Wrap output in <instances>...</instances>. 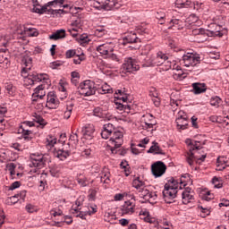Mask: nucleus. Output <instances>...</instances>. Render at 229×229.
<instances>
[{"label": "nucleus", "mask_w": 229, "mask_h": 229, "mask_svg": "<svg viewBox=\"0 0 229 229\" xmlns=\"http://www.w3.org/2000/svg\"><path fill=\"white\" fill-rule=\"evenodd\" d=\"M123 6V0H94L93 8L96 10H119Z\"/></svg>", "instance_id": "nucleus-5"}, {"label": "nucleus", "mask_w": 229, "mask_h": 229, "mask_svg": "<svg viewBox=\"0 0 229 229\" xmlns=\"http://www.w3.org/2000/svg\"><path fill=\"white\" fill-rule=\"evenodd\" d=\"M55 144H56V139L55 136H47L46 139V147L47 149H51V148L55 147Z\"/></svg>", "instance_id": "nucleus-36"}, {"label": "nucleus", "mask_w": 229, "mask_h": 229, "mask_svg": "<svg viewBox=\"0 0 229 229\" xmlns=\"http://www.w3.org/2000/svg\"><path fill=\"white\" fill-rule=\"evenodd\" d=\"M182 58H199V55L194 50H188L183 54Z\"/></svg>", "instance_id": "nucleus-42"}, {"label": "nucleus", "mask_w": 229, "mask_h": 229, "mask_svg": "<svg viewBox=\"0 0 229 229\" xmlns=\"http://www.w3.org/2000/svg\"><path fill=\"white\" fill-rule=\"evenodd\" d=\"M221 104V98L216 96L211 98L210 99V105L212 106H216V108L219 107V105Z\"/></svg>", "instance_id": "nucleus-48"}, {"label": "nucleus", "mask_w": 229, "mask_h": 229, "mask_svg": "<svg viewBox=\"0 0 229 229\" xmlns=\"http://www.w3.org/2000/svg\"><path fill=\"white\" fill-rule=\"evenodd\" d=\"M69 140H70V142L68 143V146L70 144H72V148H74V146H76V144H78V133L75 132V133L71 134Z\"/></svg>", "instance_id": "nucleus-50"}, {"label": "nucleus", "mask_w": 229, "mask_h": 229, "mask_svg": "<svg viewBox=\"0 0 229 229\" xmlns=\"http://www.w3.org/2000/svg\"><path fill=\"white\" fill-rule=\"evenodd\" d=\"M93 114L95 117H99L100 119L105 117V113H103V109L101 107H95L93 110Z\"/></svg>", "instance_id": "nucleus-49"}, {"label": "nucleus", "mask_w": 229, "mask_h": 229, "mask_svg": "<svg viewBox=\"0 0 229 229\" xmlns=\"http://www.w3.org/2000/svg\"><path fill=\"white\" fill-rule=\"evenodd\" d=\"M18 201H19V197H17V195L9 197L6 199L7 205H15V203H18Z\"/></svg>", "instance_id": "nucleus-55"}, {"label": "nucleus", "mask_w": 229, "mask_h": 229, "mask_svg": "<svg viewBox=\"0 0 229 229\" xmlns=\"http://www.w3.org/2000/svg\"><path fill=\"white\" fill-rule=\"evenodd\" d=\"M198 210H200V212H202V214H204V217L205 216H209L210 215V209L207 208H203V206H198Z\"/></svg>", "instance_id": "nucleus-59"}, {"label": "nucleus", "mask_w": 229, "mask_h": 229, "mask_svg": "<svg viewBox=\"0 0 229 229\" xmlns=\"http://www.w3.org/2000/svg\"><path fill=\"white\" fill-rule=\"evenodd\" d=\"M63 8H65L66 10H64V9L52 10V13H58L59 15H62V13H69L71 10V8H69V4L63 5Z\"/></svg>", "instance_id": "nucleus-45"}, {"label": "nucleus", "mask_w": 229, "mask_h": 229, "mask_svg": "<svg viewBox=\"0 0 229 229\" xmlns=\"http://www.w3.org/2000/svg\"><path fill=\"white\" fill-rule=\"evenodd\" d=\"M72 110H74V104L68 102L64 109V119H71V115H72Z\"/></svg>", "instance_id": "nucleus-27"}, {"label": "nucleus", "mask_w": 229, "mask_h": 229, "mask_svg": "<svg viewBox=\"0 0 229 229\" xmlns=\"http://www.w3.org/2000/svg\"><path fill=\"white\" fill-rule=\"evenodd\" d=\"M16 167H17V165L13 163H9V164L6 165V169H7V171H9L13 180L15 176V168Z\"/></svg>", "instance_id": "nucleus-41"}, {"label": "nucleus", "mask_w": 229, "mask_h": 229, "mask_svg": "<svg viewBox=\"0 0 229 229\" xmlns=\"http://www.w3.org/2000/svg\"><path fill=\"white\" fill-rule=\"evenodd\" d=\"M49 162V156L44 154H31L30 155V167H36L37 169H43L46 167V164Z\"/></svg>", "instance_id": "nucleus-6"}, {"label": "nucleus", "mask_w": 229, "mask_h": 229, "mask_svg": "<svg viewBox=\"0 0 229 229\" xmlns=\"http://www.w3.org/2000/svg\"><path fill=\"white\" fill-rule=\"evenodd\" d=\"M78 40L81 44H89L90 42V38L87 34H82L78 38Z\"/></svg>", "instance_id": "nucleus-52"}, {"label": "nucleus", "mask_w": 229, "mask_h": 229, "mask_svg": "<svg viewBox=\"0 0 229 229\" xmlns=\"http://www.w3.org/2000/svg\"><path fill=\"white\" fill-rule=\"evenodd\" d=\"M72 214L74 216V217H80L81 219H87V216H89V213L87 210L85 211H80V208H74L72 209Z\"/></svg>", "instance_id": "nucleus-33"}, {"label": "nucleus", "mask_w": 229, "mask_h": 229, "mask_svg": "<svg viewBox=\"0 0 229 229\" xmlns=\"http://www.w3.org/2000/svg\"><path fill=\"white\" fill-rule=\"evenodd\" d=\"M64 4V0H54L48 2L46 5H41L38 0H33V6L36 13H46V12H51V9H47L48 6H55V4Z\"/></svg>", "instance_id": "nucleus-8"}, {"label": "nucleus", "mask_w": 229, "mask_h": 229, "mask_svg": "<svg viewBox=\"0 0 229 229\" xmlns=\"http://www.w3.org/2000/svg\"><path fill=\"white\" fill-rule=\"evenodd\" d=\"M72 152V148H70L68 150L59 149L55 153V157L62 161L67 160V157L71 156Z\"/></svg>", "instance_id": "nucleus-26"}, {"label": "nucleus", "mask_w": 229, "mask_h": 229, "mask_svg": "<svg viewBox=\"0 0 229 229\" xmlns=\"http://www.w3.org/2000/svg\"><path fill=\"white\" fill-rule=\"evenodd\" d=\"M198 62V58H184L182 59V64H184L185 67H191V63L192 62Z\"/></svg>", "instance_id": "nucleus-57"}, {"label": "nucleus", "mask_w": 229, "mask_h": 229, "mask_svg": "<svg viewBox=\"0 0 229 229\" xmlns=\"http://www.w3.org/2000/svg\"><path fill=\"white\" fill-rule=\"evenodd\" d=\"M47 98V108H49V110H56V108L60 106V100H58V97H56L55 91L48 92Z\"/></svg>", "instance_id": "nucleus-12"}, {"label": "nucleus", "mask_w": 229, "mask_h": 229, "mask_svg": "<svg viewBox=\"0 0 229 229\" xmlns=\"http://www.w3.org/2000/svg\"><path fill=\"white\" fill-rule=\"evenodd\" d=\"M44 97H46V87L38 85L32 94V101H38V99H42Z\"/></svg>", "instance_id": "nucleus-18"}, {"label": "nucleus", "mask_w": 229, "mask_h": 229, "mask_svg": "<svg viewBox=\"0 0 229 229\" xmlns=\"http://www.w3.org/2000/svg\"><path fill=\"white\" fill-rule=\"evenodd\" d=\"M66 58H73L75 55L74 49H70L65 53Z\"/></svg>", "instance_id": "nucleus-64"}, {"label": "nucleus", "mask_w": 229, "mask_h": 229, "mask_svg": "<svg viewBox=\"0 0 229 229\" xmlns=\"http://www.w3.org/2000/svg\"><path fill=\"white\" fill-rule=\"evenodd\" d=\"M212 183L215 189H221L223 187V179L220 177H213Z\"/></svg>", "instance_id": "nucleus-39"}, {"label": "nucleus", "mask_w": 229, "mask_h": 229, "mask_svg": "<svg viewBox=\"0 0 229 229\" xmlns=\"http://www.w3.org/2000/svg\"><path fill=\"white\" fill-rule=\"evenodd\" d=\"M153 144L154 145L151 146L150 148L148 150V153H154L155 155H165L164 150H162V148H160V147L158 146V143L154 141Z\"/></svg>", "instance_id": "nucleus-32"}, {"label": "nucleus", "mask_w": 229, "mask_h": 229, "mask_svg": "<svg viewBox=\"0 0 229 229\" xmlns=\"http://www.w3.org/2000/svg\"><path fill=\"white\" fill-rule=\"evenodd\" d=\"M192 87V92L195 94H203V92L207 91V85L205 83H199V82H195L191 84Z\"/></svg>", "instance_id": "nucleus-24"}, {"label": "nucleus", "mask_w": 229, "mask_h": 229, "mask_svg": "<svg viewBox=\"0 0 229 229\" xmlns=\"http://www.w3.org/2000/svg\"><path fill=\"white\" fill-rule=\"evenodd\" d=\"M160 60V61H158ZM148 64H143L145 67H155V65H165V69L166 71H168V69H171L173 63H171L169 61V59H165V58H153V59H148Z\"/></svg>", "instance_id": "nucleus-14"}, {"label": "nucleus", "mask_w": 229, "mask_h": 229, "mask_svg": "<svg viewBox=\"0 0 229 229\" xmlns=\"http://www.w3.org/2000/svg\"><path fill=\"white\" fill-rule=\"evenodd\" d=\"M67 37V32L64 29L54 31L49 37V40H64Z\"/></svg>", "instance_id": "nucleus-20"}, {"label": "nucleus", "mask_w": 229, "mask_h": 229, "mask_svg": "<svg viewBox=\"0 0 229 229\" xmlns=\"http://www.w3.org/2000/svg\"><path fill=\"white\" fill-rule=\"evenodd\" d=\"M175 6L176 8H191V6L196 8V4H192V2L189 0H176Z\"/></svg>", "instance_id": "nucleus-28"}, {"label": "nucleus", "mask_w": 229, "mask_h": 229, "mask_svg": "<svg viewBox=\"0 0 229 229\" xmlns=\"http://www.w3.org/2000/svg\"><path fill=\"white\" fill-rule=\"evenodd\" d=\"M19 187H21V182L16 181L9 186V191H15V189H19Z\"/></svg>", "instance_id": "nucleus-60"}, {"label": "nucleus", "mask_w": 229, "mask_h": 229, "mask_svg": "<svg viewBox=\"0 0 229 229\" xmlns=\"http://www.w3.org/2000/svg\"><path fill=\"white\" fill-rule=\"evenodd\" d=\"M106 33H107L106 30H105V28H103V27H98L95 30L96 37H98L99 38H101V37H105V35H106Z\"/></svg>", "instance_id": "nucleus-46"}, {"label": "nucleus", "mask_w": 229, "mask_h": 229, "mask_svg": "<svg viewBox=\"0 0 229 229\" xmlns=\"http://www.w3.org/2000/svg\"><path fill=\"white\" fill-rule=\"evenodd\" d=\"M140 216H144L145 217L143 218L146 223H152L150 217H149V211L146 209H142L140 212Z\"/></svg>", "instance_id": "nucleus-51"}, {"label": "nucleus", "mask_w": 229, "mask_h": 229, "mask_svg": "<svg viewBox=\"0 0 229 229\" xmlns=\"http://www.w3.org/2000/svg\"><path fill=\"white\" fill-rule=\"evenodd\" d=\"M186 143L189 146V152L187 157V162L189 165H194V160H200L203 162L205 158H207L206 155H202L201 157H198L196 153H198V149H201L199 146V141H192L191 140H187Z\"/></svg>", "instance_id": "nucleus-4"}, {"label": "nucleus", "mask_w": 229, "mask_h": 229, "mask_svg": "<svg viewBox=\"0 0 229 229\" xmlns=\"http://www.w3.org/2000/svg\"><path fill=\"white\" fill-rule=\"evenodd\" d=\"M101 183H110V172L106 171L100 174Z\"/></svg>", "instance_id": "nucleus-37"}, {"label": "nucleus", "mask_w": 229, "mask_h": 229, "mask_svg": "<svg viewBox=\"0 0 229 229\" xmlns=\"http://www.w3.org/2000/svg\"><path fill=\"white\" fill-rule=\"evenodd\" d=\"M182 203L184 205H188V203H191V201L194 199V191H192V189L191 188H186L182 192Z\"/></svg>", "instance_id": "nucleus-19"}, {"label": "nucleus", "mask_w": 229, "mask_h": 229, "mask_svg": "<svg viewBox=\"0 0 229 229\" xmlns=\"http://www.w3.org/2000/svg\"><path fill=\"white\" fill-rule=\"evenodd\" d=\"M33 122H24L21 126H20L18 130V133H21L22 139L26 142H30L31 139H33V131H31L30 129H28V126L31 128L33 126Z\"/></svg>", "instance_id": "nucleus-9"}, {"label": "nucleus", "mask_w": 229, "mask_h": 229, "mask_svg": "<svg viewBox=\"0 0 229 229\" xmlns=\"http://www.w3.org/2000/svg\"><path fill=\"white\" fill-rule=\"evenodd\" d=\"M187 187V182L185 177L182 176L179 181L172 178L165 184L163 190V198L165 203H174L176 194H178V189L182 190Z\"/></svg>", "instance_id": "nucleus-3"}, {"label": "nucleus", "mask_w": 229, "mask_h": 229, "mask_svg": "<svg viewBox=\"0 0 229 229\" xmlns=\"http://www.w3.org/2000/svg\"><path fill=\"white\" fill-rule=\"evenodd\" d=\"M139 195L140 198H143L146 201H148V203H155L157 201V192L149 191L148 188L143 187L139 191Z\"/></svg>", "instance_id": "nucleus-13"}, {"label": "nucleus", "mask_w": 229, "mask_h": 229, "mask_svg": "<svg viewBox=\"0 0 229 229\" xmlns=\"http://www.w3.org/2000/svg\"><path fill=\"white\" fill-rule=\"evenodd\" d=\"M137 42H140V38L137 37L135 32H131L123 37L122 44L123 46H128V44H137Z\"/></svg>", "instance_id": "nucleus-17"}, {"label": "nucleus", "mask_w": 229, "mask_h": 229, "mask_svg": "<svg viewBox=\"0 0 229 229\" xmlns=\"http://www.w3.org/2000/svg\"><path fill=\"white\" fill-rule=\"evenodd\" d=\"M156 19H157L159 24H164L165 22V13L164 11H157Z\"/></svg>", "instance_id": "nucleus-38"}, {"label": "nucleus", "mask_w": 229, "mask_h": 229, "mask_svg": "<svg viewBox=\"0 0 229 229\" xmlns=\"http://www.w3.org/2000/svg\"><path fill=\"white\" fill-rule=\"evenodd\" d=\"M79 92L81 96L89 97L96 94V86L92 81H84L79 86Z\"/></svg>", "instance_id": "nucleus-7"}, {"label": "nucleus", "mask_w": 229, "mask_h": 229, "mask_svg": "<svg viewBox=\"0 0 229 229\" xmlns=\"http://www.w3.org/2000/svg\"><path fill=\"white\" fill-rule=\"evenodd\" d=\"M94 131H96V129L92 124H86L85 126L82 127L81 130V133L83 137H85L86 139H92Z\"/></svg>", "instance_id": "nucleus-23"}, {"label": "nucleus", "mask_w": 229, "mask_h": 229, "mask_svg": "<svg viewBox=\"0 0 229 229\" xmlns=\"http://www.w3.org/2000/svg\"><path fill=\"white\" fill-rule=\"evenodd\" d=\"M216 167L217 171H223L226 169V167H229V157L225 156L218 157L216 159Z\"/></svg>", "instance_id": "nucleus-22"}, {"label": "nucleus", "mask_w": 229, "mask_h": 229, "mask_svg": "<svg viewBox=\"0 0 229 229\" xmlns=\"http://www.w3.org/2000/svg\"><path fill=\"white\" fill-rule=\"evenodd\" d=\"M96 194H97V192H96L95 190H90L89 194L88 196L89 200V201H94L96 199Z\"/></svg>", "instance_id": "nucleus-62"}, {"label": "nucleus", "mask_w": 229, "mask_h": 229, "mask_svg": "<svg viewBox=\"0 0 229 229\" xmlns=\"http://www.w3.org/2000/svg\"><path fill=\"white\" fill-rule=\"evenodd\" d=\"M101 137L106 140L109 139L107 141V148L113 155L117 153L116 149L121 148V146H123V142H124V134L123 131L115 129L112 123H106L104 125Z\"/></svg>", "instance_id": "nucleus-1"}, {"label": "nucleus", "mask_w": 229, "mask_h": 229, "mask_svg": "<svg viewBox=\"0 0 229 229\" xmlns=\"http://www.w3.org/2000/svg\"><path fill=\"white\" fill-rule=\"evenodd\" d=\"M123 69L125 72H135V71H139V69H140V66L137 64L135 59L128 58L123 64Z\"/></svg>", "instance_id": "nucleus-15"}, {"label": "nucleus", "mask_w": 229, "mask_h": 229, "mask_svg": "<svg viewBox=\"0 0 229 229\" xmlns=\"http://www.w3.org/2000/svg\"><path fill=\"white\" fill-rule=\"evenodd\" d=\"M210 30H208V37H219L221 38L224 35H226L228 31L223 30V27L216 23L209 24Z\"/></svg>", "instance_id": "nucleus-11"}, {"label": "nucleus", "mask_w": 229, "mask_h": 229, "mask_svg": "<svg viewBox=\"0 0 229 229\" xmlns=\"http://www.w3.org/2000/svg\"><path fill=\"white\" fill-rule=\"evenodd\" d=\"M21 76L24 79L25 85L31 86L38 83V81H47L49 80V75L46 73H29V71H31V67H33V60L31 58L21 59Z\"/></svg>", "instance_id": "nucleus-2"}, {"label": "nucleus", "mask_w": 229, "mask_h": 229, "mask_svg": "<svg viewBox=\"0 0 229 229\" xmlns=\"http://www.w3.org/2000/svg\"><path fill=\"white\" fill-rule=\"evenodd\" d=\"M98 92L99 94H112V92H114V89H112V87L110 85L105 82L100 88H98Z\"/></svg>", "instance_id": "nucleus-35"}, {"label": "nucleus", "mask_w": 229, "mask_h": 229, "mask_svg": "<svg viewBox=\"0 0 229 229\" xmlns=\"http://www.w3.org/2000/svg\"><path fill=\"white\" fill-rule=\"evenodd\" d=\"M86 212H88V216H92V214H96V212H98V206H88V210H86Z\"/></svg>", "instance_id": "nucleus-56"}, {"label": "nucleus", "mask_w": 229, "mask_h": 229, "mask_svg": "<svg viewBox=\"0 0 229 229\" xmlns=\"http://www.w3.org/2000/svg\"><path fill=\"white\" fill-rule=\"evenodd\" d=\"M24 33L29 37H38V31L37 29L24 28Z\"/></svg>", "instance_id": "nucleus-40"}, {"label": "nucleus", "mask_w": 229, "mask_h": 229, "mask_svg": "<svg viewBox=\"0 0 229 229\" xmlns=\"http://www.w3.org/2000/svg\"><path fill=\"white\" fill-rule=\"evenodd\" d=\"M5 90L8 96L13 97L17 92V88L12 82L5 83Z\"/></svg>", "instance_id": "nucleus-34"}, {"label": "nucleus", "mask_w": 229, "mask_h": 229, "mask_svg": "<svg viewBox=\"0 0 229 229\" xmlns=\"http://www.w3.org/2000/svg\"><path fill=\"white\" fill-rule=\"evenodd\" d=\"M152 101L155 106H160V98H158V93H156V95H154Z\"/></svg>", "instance_id": "nucleus-61"}, {"label": "nucleus", "mask_w": 229, "mask_h": 229, "mask_svg": "<svg viewBox=\"0 0 229 229\" xmlns=\"http://www.w3.org/2000/svg\"><path fill=\"white\" fill-rule=\"evenodd\" d=\"M60 171H61L60 166H54L50 169V174L54 178H58L61 174Z\"/></svg>", "instance_id": "nucleus-44"}, {"label": "nucleus", "mask_w": 229, "mask_h": 229, "mask_svg": "<svg viewBox=\"0 0 229 229\" xmlns=\"http://www.w3.org/2000/svg\"><path fill=\"white\" fill-rule=\"evenodd\" d=\"M62 65H64V62L61 60H57L50 63L49 67L50 69H58L59 67H62Z\"/></svg>", "instance_id": "nucleus-53"}, {"label": "nucleus", "mask_w": 229, "mask_h": 229, "mask_svg": "<svg viewBox=\"0 0 229 229\" xmlns=\"http://www.w3.org/2000/svg\"><path fill=\"white\" fill-rule=\"evenodd\" d=\"M35 121L38 123V124H39L38 127L41 128V130L44 129L46 124H47V122H46V120H44V118H42L40 115H37Z\"/></svg>", "instance_id": "nucleus-43"}, {"label": "nucleus", "mask_w": 229, "mask_h": 229, "mask_svg": "<svg viewBox=\"0 0 229 229\" xmlns=\"http://www.w3.org/2000/svg\"><path fill=\"white\" fill-rule=\"evenodd\" d=\"M175 123L177 124V130H187V127L189 126V120L188 119H182V118H176Z\"/></svg>", "instance_id": "nucleus-30"}, {"label": "nucleus", "mask_w": 229, "mask_h": 229, "mask_svg": "<svg viewBox=\"0 0 229 229\" xmlns=\"http://www.w3.org/2000/svg\"><path fill=\"white\" fill-rule=\"evenodd\" d=\"M192 35L198 37V38H202L200 42H205L207 41V38H208V30H205L203 28L194 29L192 30Z\"/></svg>", "instance_id": "nucleus-21"}, {"label": "nucleus", "mask_w": 229, "mask_h": 229, "mask_svg": "<svg viewBox=\"0 0 229 229\" xmlns=\"http://www.w3.org/2000/svg\"><path fill=\"white\" fill-rule=\"evenodd\" d=\"M25 210L29 214H33V212H38V208L33 204H27L25 207Z\"/></svg>", "instance_id": "nucleus-47"}, {"label": "nucleus", "mask_w": 229, "mask_h": 229, "mask_svg": "<svg viewBox=\"0 0 229 229\" xmlns=\"http://www.w3.org/2000/svg\"><path fill=\"white\" fill-rule=\"evenodd\" d=\"M146 186V182H144L142 180H140V177H136L133 181H132V187L134 189H136V191H141V189H143V187Z\"/></svg>", "instance_id": "nucleus-31"}, {"label": "nucleus", "mask_w": 229, "mask_h": 229, "mask_svg": "<svg viewBox=\"0 0 229 229\" xmlns=\"http://www.w3.org/2000/svg\"><path fill=\"white\" fill-rule=\"evenodd\" d=\"M152 174L155 178H160V176H164L165 174V171H167V166L162 161H157L151 165Z\"/></svg>", "instance_id": "nucleus-10"}, {"label": "nucleus", "mask_w": 229, "mask_h": 229, "mask_svg": "<svg viewBox=\"0 0 229 229\" xmlns=\"http://www.w3.org/2000/svg\"><path fill=\"white\" fill-rule=\"evenodd\" d=\"M51 216H54V217H56L57 216H62L64 212L61 209L58 208H53L50 211Z\"/></svg>", "instance_id": "nucleus-58"}, {"label": "nucleus", "mask_w": 229, "mask_h": 229, "mask_svg": "<svg viewBox=\"0 0 229 229\" xmlns=\"http://www.w3.org/2000/svg\"><path fill=\"white\" fill-rule=\"evenodd\" d=\"M74 53H75V56L77 58H81V56H83V50L81 48H77V49H73Z\"/></svg>", "instance_id": "nucleus-63"}, {"label": "nucleus", "mask_w": 229, "mask_h": 229, "mask_svg": "<svg viewBox=\"0 0 229 229\" xmlns=\"http://www.w3.org/2000/svg\"><path fill=\"white\" fill-rule=\"evenodd\" d=\"M155 124H157V122H155V120H151L150 123L145 122L142 124V128L144 130H151V128H153Z\"/></svg>", "instance_id": "nucleus-54"}, {"label": "nucleus", "mask_w": 229, "mask_h": 229, "mask_svg": "<svg viewBox=\"0 0 229 229\" xmlns=\"http://www.w3.org/2000/svg\"><path fill=\"white\" fill-rule=\"evenodd\" d=\"M97 51L105 56L112 51V47H110V43H105L97 47Z\"/></svg>", "instance_id": "nucleus-25"}, {"label": "nucleus", "mask_w": 229, "mask_h": 229, "mask_svg": "<svg viewBox=\"0 0 229 229\" xmlns=\"http://www.w3.org/2000/svg\"><path fill=\"white\" fill-rule=\"evenodd\" d=\"M170 24H172V26L168 27V30H173V28H177V30H183V26H185V21L178 19H172L170 21Z\"/></svg>", "instance_id": "nucleus-29"}, {"label": "nucleus", "mask_w": 229, "mask_h": 229, "mask_svg": "<svg viewBox=\"0 0 229 229\" xmlns=\"http://www.w3.org/2000/svg\"><path fill=\"white\" fill-rule=\"evenodd\" d=\"M135 212V203L127 200L121 207V214L122 216H131Z\"/></svg>", "instance_id": "nucleus-16"}]
</instances>
